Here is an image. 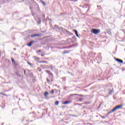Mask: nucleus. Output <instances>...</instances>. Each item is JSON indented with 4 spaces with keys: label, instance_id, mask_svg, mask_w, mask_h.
Segmentation results:
<instances>
[{
    "label": "nucleus",
    "instance_id": "obj_24",
    "mask_svg": "<svg viewBox=\"0 0 125 125\" xmlns=\"http://www.w3.org/2000/svg\"><path fill=\"white\" fill-rule=\"evenodd\" d=\"M41 51H42V50H38V52H41Z\"/></svg>",
    "mask_w": 125,
    "mask_h": 125
},
{
    "label": "nucleus",
    "instance_id": "obj_12",
    "mask_svg": "<svg viewBox=\"0 0 125 125\" xmlns=\"http://www.w3.org/2000/svg\"><path fill=\"white\" fill-rule=\"evenodd\" d=\"M44 95L45 97L47 96V95H48V92H46L44 93Z\"/></svg>",
    "mask_w": 125,
    "mask_h": 125
},
{
    "label": "nucleus",
    "instance_id": "obj_26",
    "mask_svg": "<svg viewBox=\"0 0 125 125\" xmlns=\"http://www.w3.org/2000/svg\"><path fill=\"white\" fill-rule=\"evenodd\" d=\"M28 64H29V65H32V64H31V63H30V62H28Z\"/></svg>",
    "mask_w": 125,
    "mask_h": 125
},
{
    "label": "nucleus",
    "instance_id": "obj_4",
    "mask_svg": "<svg viewBox=\"0 0 125 125\" xmlns=\"http://www.w3.org/2000/svg\"><path fill=\"white\" fill-rule=\"evenodd\" d=\"M116 61H117V62H119V63H123L124 61L123 60L120 59H116Z\"/></svg>",
    "mask_w": 125,
    "mask_h": 125
},
{
    "label": "nucleus",
    "instance_id": "obj_19",
    "mask_svg": "<svg viewBox=\"0 0 125 125\" xmlns=\"http://www.w3.org/2000/svg\"><path fill=\"white\" fill-rule=\"evenodd\" d=\"M51 93L53 94V93H54V91L53 90H52L51 91Z\"/></svg>",
    "mask_w": 125,
    "mask_h": 125
},
{
    "label": "nucleus",
    "instance_id": "obj_22",
    "mask_svg": "<svg viewBox=\"0 0 125 125\" xmlns=\"http://www.w3.org/2000/svg\"><path fill=\"white\" fill-rule=\"evenodd\" d=\"M0 94H2V95H5V94H4V93H0Z\"/></svg>",
    "mask_w": 125,
    "mask_h": 125
},
{
    "label": "nucleus",
    "instance_id": "obj_5",
    "mask_svg": "<svg viewBox=\"0 0 125 125\" xmlns=\"http://www.w3.org/2000/svg\"><path fill=\"white\" fill-rule=\"evenodd\" d=\"M35 37H40V34H33L31 35V38H35Z\"/></svg>",
    "mask_w": 125,
    "mask_h": 125
},
{
    "label": "nucleus",
    "instance_id": "obj_1",
    "mask_svg": "<svg viewBox=\"0 0 125 125\" xmlns=\"http://www.w3.org/2000/svg\"><path fill=\"white\" fill-rule=\"evenodd\" d=\"M92 33H93V34H94L95 35H96V34H99V33H100V29H92Z\"/></svg>",
    "mask_w": 125,
    "mask_h": 125
},
{
    "label": "nucleus",
    "instance_id": "obj_10",
    "mask_svg": "<svg viewBox=\"0 0 125 125\" xmlns=\"http://www.w3.org/2000/svg\"><path fill=\"white\" fill-rule=\"evenodd\" d=\"M69 103H70V102L69 101H65L63 103V104H64L65 105H66V104H69Z\"/></svg>",
    "mask_w": 125,
    "mask_h": 125
},
{
    "label": "nucleus",
    "instance_id": "obj_9",
    "mask_svg": "<svg viewBox=\"0 0 125 125\" xmlns=\"http://www.w3.org/2000/svg\"><path fill=\"white\" fill-rule=\"evenodd\" d=\"M123 106L122 105H118L116 107V108L117 109H121V108H122Z\"/></svg>",
    "mask_w": 125,
    "mask_h": 125
},
{
    "label": "nucleus",
    "instance_id": "obj_16",
    "mask_svg": "<svg viewBox=\"0 0 125 125\" xmlns=\"http://www.w3.org/2000/svg\"><path fill=\"white\" fill-rule=\"evenodd\" d=\"M40 63H47V62L46 61H42L40 62Z\"/></svg>",
    "mask_w": 125,
    "mask_h": 125
},
{
    "label": "nucleus",
    "instance_id": "obj_23",
    "mask_svg": "<svg viewBox=\"0 0 125 125\" xmlns=\"http://www.w3.org/2000/svg\"><path fill=\"white\" fill-rule=\"evenodd\" d=\"M24 75H26V70H24Z\"/></svg>",
    "mask_w": 125,
    "mask_h": 125
},
{
    "label": "nucleus",
    "instance_id": "obj_21",
    "mask_svg": "<svg viewBox=\"0 0 125 125\" xmlns=\"http://www.w3.org/2000/svg\"><path fill=\"white\" fill-rule=\"evenodd\" d=\"M73 95H78V94H71V95H70L71 96H73Z\"/></svg>",
    "mask_w": 125,
    "mask_h": 125
},
{
    "label": "nucleus",
    "instance_id": "obj_14",
    "mask_svg": "<svg viewBox=\"0 0 125 125\" xmlns=\"http://www.w3.org/2000/svg\"><path fill=\"white\" fill-rule=\"evenodd\" d=\"M42 67L43 69H46V66L45 65H42Z\"/></svg>",
    "mask_w": 125,
    "mask_h": 125
},
{
    "label": "nucleus",
    "instance_id": "obj_6",
    "mask_svg": "<svg viewBox=\"0 0 125 125\" xmlns=\"http://www.w3.org/2000/svg\"><path fill=\"white\" fill-rule=\"evenodd\" d=\"M50 68H51V70L52 71H53V70H55V67L52 65H50Z\"/></svg>",
    "mask_w": 125,
    "mask_h": 125
},
{
    "label": "nucleus",
    "instance_id": "obj_13",
    "mask_svg": "<svg viewBox=\"0 0 125 125\" xmlns=\"http://www.w3.org/2000/svg\"><path fill=\"white\" fill-rule=\"evenodd\" d=\"M41 2L43 4V5H45V2H43L42 0H40Z\"/></svg>",
    "mask_w": 125,
    "mask_h": 125
},
{
    "label": "nucleus",
    "instance_id": "obj_7",
    "mask_svg": "<svg viewBox=\"0 0 125 125\" xmlns=\"http://www.w3.org/2000/svg\"><path fill=\"white\" fill-rule=\"evenodd\" d=\"M73 31L74 32H75L76 36L78 37V38H79V34H78V31H77L76 30H74Z\"/></svg>",
    "mask_w": 125,
    "mask_h": 125
},
{
    "label": "nucleus",
    "instance_id": "obj_20",
    "mask_svg": "<svg viewBox=\"0 0 125 125\" xmlns=\"http://www.w3.org/2000/svg\"><path fill=\"white\" fill-rule=\"evenodd\" d=\"M47 83L50 82V81H49V79H48V78L47 79Z\"/></svg>",
    "mask_w": 125,
    "mask_h": 125
},
{
    "label": "nucleus",
    "instance_id": "obj_28",
    "mask_svg": "<svg viewBox=\"0 0 125 125\" xmlns=\"http://www.w3.org/2000/svg\"><path fill=\"white\" fill-rule=\"evenodd\" d=\"M104 119V117H103Z\"/></svg>",
    "mask_w": 125,
    "mask_h": 125
},
{
    "label": "nucleus",
    "instance_id": "obj_25",
    "mask_svg": "<svg viewBox=\"0 0 125 125\" xmlns=\"http://www.w3.org/2000/svg\"><path fill=\"white\" fill-rule=\"evenodd\" d=\"M17 76H19V77H20V75L18 74H17Z\"/></svg>",
    "mask_w": 125,
    "mask_h": 125
},
{
    "label": "nucleus",
    "instance_id": "obj_11",
    "mask_svg": "<svg viewBox=\"0 0 125 125\" xmlns=\"http://www.w3.org/2000/svg\"><path fill=\"white\" fill-rule=\"evenodd\" d=\"M34 60H37V61L40 60V58H38L37 57H34Z\"/></svg>",
    "mask_w": 125,
    "mask_h": 125
},
{
    "label": "nucleus",
    "instance_id": "obj_27",
    "mask_svg": "<svg viewBox=\"0 0 125 125\" xmlns=\"http://www.w3.org/2000/svg\"><path fill=\"white\" fill-rule=\"evenodd\" d=\"M41 56L43 57V55H42Z\"/></svg>",
    "mask_w": 125,
    "mask_h": 125
},
{
    "label": "nucleus",
    "instance_id": "obj_8",
    "mask_svg": "<svg viewBox=\"0 0 125 125\" xmlns=\"http://www.w3.org/2000/svg\"><path fill=\"white\" fill-rule=\"evenodd\" d=\"M46 72L47 73V74H48L49 75H50L51 76H52V74L51 73V72H50V71L49 70H47L46 71Z\"/></svg>",
    "mask_w": 125,
    "mask_h": 125
},
{
    "label": "nucleus",
    "instance_id": "obj_17",
    "mask_svg": "<svg viewBox=\"0 0 125 125\" xmlns=\"http://www.w3.org/2000/svg\"><path fill=\"white\" fill-rule=\"evenodd\" d=\"M66 53H69V51H67L63 52V54H66Z\"/></svg>",
    "mask_w": 125,
    "mask_h": 125
},
{
    "label": "nucleus",
    "instance_id": "obj_3",
    "mask_svg": "<svg viewBox=\"0 0 125 125\" xmlns=\"http://www.w3.org/2000/svg\"><path fill=\"white\" fill-rule=\"evenodd\" d=\"M118 109L117 108L116 106L112 110H110L108 114H111V113H113V112H115L116 110H117Z\"/></svg>",
    "mask_w": 125,
    "mask_h": 125
},
{
    "label": "nucleus",
    "instance_id": "obj_18",
    "mask_svg": "<svg viewBox=\"0 0 125 125\" xmlns=\"http://www.w3.org/2000/svg\"><path fill=\"white\" fill-rule=\"evenodd\" d=\"M11 61L12 63H14L15 62V61H14V60L13 59H11Z\"/></svg>",
    "mask_w": 125,
    "mask_h": 125
},
{
    "label": "nucleus",
    "instance_id": "obj_2",
    "mask_svg": "<svg viewBox=\"0 0 125 125\" xmlns=\"http://www.w3.org/2000/svg\"><path fill=\"white\" fill-rule=\"evenodd\" d=\"M35 41H31L29 43H27V45H28V46H29V47H31V46H32V44H33V43H34Z\"/></svg>",
    "mask_w": 125,
    "mask_h": 125
},
{
    "label": "nucleus",
    "instance_id": "obj_15",
    "mask_svg": "<svg viewBox=\"0 0 125 125\" xmlns=\"http://www.w3.org/2000/svg\"><path fill=\"white\" fill-rule=\"evenodd\" d=\"M55 104L56 105H58V104H59V102L56 101V102H55Z\"/></svg>",
    "mask_w": 125,
    "mask_h": 125
}]
</instances>
